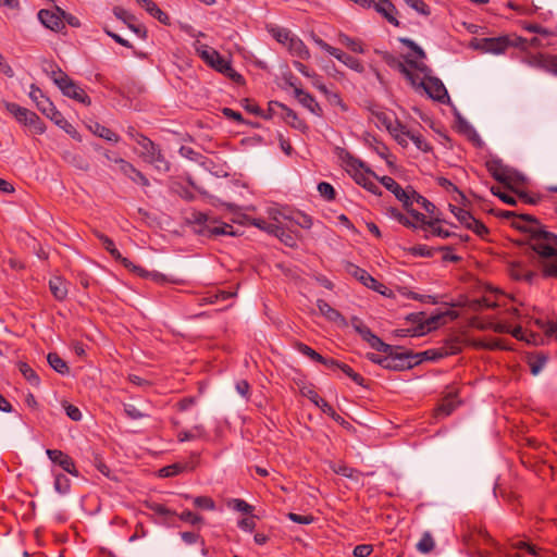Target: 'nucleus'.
<instances>
[{"mask_svg": "<svg viewBox=\"0 0 557 557\" xmlns=\"http://www.w3.org/2000/svg\"><path fill=\"white\" fill-rule=\"evenodd\" d=\"M325 51L327 53H330L331 55L335 57L337 60H339L344 65H346L348 67L354 69L355 66H357V61L355 58L344 53L343 51H341L337 48H334L329 45L327 48L325 49Z\"/></svg>", "mask_w": 557, "mask_h": 557, "instance_id": "72a5a7b5", "label": "nucleus"}, {"mask_svg": "<svg viewBox=\"0 0 557 557\" xmlns=\"http://www.w3.org/2000/svg\"><path fill=\"white\" fill-rule=\"evenodd\" d=\"M29 98L35 102L37 109L42 113H49L54 106L52 101L44 95L40 88L35 84L30 85Z\"/></svg>", "mask_w": 557, "mask_h": 557, "instance_id": "aec40b11", "label": "nucleus"}, {"mask_svg": "<svg viewBox=\"0 0 557 557\" xmlns=\"http://www.w3.org/2000/svg\"><path fill=\"white\" fill-rule=\"evenodd\" d=\"M103 247L115 261L121 262L126 269H129L132 271H138L140 275H144L145 271L139 267L134 265L128 259L124 258L121 255V252L116 249L114 242L112 239H110Z\"/></svg>", "mask_w": 557, "mask_h": 557, "instance_id": "b1692460", "label": "nucleus"}, {"mask_svg": "<svg viewBox=\"0 0 557 557\" xmlns=\"http://www.w3.org/2000/svg\"><path fill=\"white\" fill-rule=\"evenodd\" d=\"M339 41L354 52H362L361 42L358 40H355L344 34H341Z\"/></svg>", "mask_w": 557, "mask_h": 557, "instance_id": "4d7b16f0", "label": "nucleus"}, {"mask_svg": "<svg viewBox=\"0 0 557 557\" xmlns=\"http://www.w3.org/2000/svg\"><path fill=\"white\" fill-rule=\"evenodd\" d=\"M486 169L494 180L510 187V182L513 177V172L505 166L500 160L493 159L486 162Z\"/></svg>", "mask_w": 557, "mask_h": 557, "instance_id": "2eb2a0df", "label": "nucleus"}, {"mask_svg": "<svg viewBox=\"0 0 557 557\" xmlns=\"http://www.w3.org/2000/svg\"><path fill=\"white\" fill-rule=\"evenodd\" d=\"M114 162L120 165V171L128 178H131L133 182L139 183L143 186H149L148 178L140 171H138L132 163L122 158L114 159Z\"/></svg>", "mask_w": 557, "mask_h": 557, "instance_id": "6ab92c4d", "label": "nucleus"}, {"mask_svg": "<svg viewBox=\"0 0 557 557\" xmlns=\"http://www.w3.org/2000/svg\"><path fill=\"white\" fill-rule=\"evenodd\" d=\"M544 276L557 277V251L556 255L541 261Z\"/></svg>", "mask_w": 557, "mask_h": 557, "instance_id": "58836bf2", "label": "nucleus"}, {"mask_svg": "<svg viewBox=\"0 0 557 557\" xmlns=\"http://www.w3.org/2000/svg\"><path fill=\"white\" fill-rule=\"evenodd\" d=\"M178 518L182 520V521H185V522H188L193 525L195 524H198L200 522H202V517L197 515V513H194L193 511L190 510H184L180 516Z\"/></svg>", "mask_w": 557, "mask_h": 557, "instance_id": "680f3d73", "label": "nucleus"}, {"mask_svg": "<svg viewBox=\"0 0 557 557\" xmlns=\"http://www.w3.org/2000/svg\"><path fill=\"white\" fill-rule=\"evenodd\" d=\"M325 51L327 53H330L331 55L335 57L337 60H339L344 65H346L348 67L354 69L355 66H357V61L355 58L344 53L343 51H341L337 48H334L329 45L327 48L325 49Z\"/></svg>", "mask_w": 557, "mask_h": 557, "instance_id": "473e14b6", "label": "nucleus"}, {"mask_svg": "<svg viewBox=\"0 0 557 557\" xmlns=\"http://www.w3.org/2000/svg\"><path fill=\"white\" fill-rule=\"evenodd\" d=\"M331 469L336 474H339V475H343V476L349 478V479L355 478V474L357 473V470H355L354 468H350L344 463L333 465V466H331Z\"/></svg>", "mask_w": 557, "mask_h": 557, "instance_id": "864d4df0", "label": "nucleus"}, {"mask_svg": "<svg viewBox=\"0 0 557 557\" xmlns=\"http://www.w3.org/2000/svg\"><path fill=\"white\" fill-rule=\"evenodd\" d=\"M250 224L275 236L285 234V231L281 226L274 223H269L263 219H250Z\"/></svg>", "mask_w": 557, "mask_h": 557, "instance_id": "cd10ccee", "label": "nucleus"}, {"mask_svg": "<svg viewBox=\"0 0 557 557\" xmlns=\"http://www.w3.org/2000/svg\"><path fill=\"white\" fill-rule=\"evenodd\" d=\"M114 14H115V16L117 18H120L123 22L127 23L131 28H133L134 30H137L131 24L135 20V17L129 12H127L125 9H123V8H115L114 9Z\"/></svg>", "mask_w": 557, "mask_h": 557, "instance_id": "69168bd1", "label": "nucleus"}, {"mask_svg": "<svg viewBox=\"0 0 557 557\" xmlns=\"http://www.w3.org/2000/svg\"><path fill=\"white\" fill-rule=\"evenodd\" d=\"M527 40L516 35H505L499 37L473 38L471 47L486 53L499 54L509 47L524 48Z\"/></svg>", "mask_w": 557, "mask_h": 557, "instance_id": "20e7f679", "label": "nucleus"}, {"mask_svg": "<svg viewBox=\"0 0 557 557\" xmlns=\"http://www.w3.org/2000/svg\"><path fill=\"white\" fill-rule=\"evenodd\" d=\"M50 77L64 96L82 103L90 102L85 90L69 77L66 72H50Z\"/></svg>", "mask_w": 557, "mask_h": 557, "instance_id": "9d476101", "label": "nucleus"}, {"mask_svg": "<svg viewBox=\"0 0 557 557\" xmlns=\"http://www.w3.org/2000/svg\"><path fill=\"white\" fill-rule=\"evenodd\" d=\"M411 197V205L413 202L420 205L428 213H433L435 210V206L429 201L425 197L421 196L419 193H417L413 188L410 193Z\"/></svg>", "mask_w": 557, "mask_h": 557, "instance_id": "a19ab883", "label": "nucleus"}, {"mask_svg": "<svg viewBox=\"0 0 557 557\" xmlns=\"http://www.w3.org/2000/svg\"><path fill=\"white\" fill-rule=\"evenodd\" d=\"M281 119L295 129L305 132L308 128L306 122L299 119L297 113L287 106L283 108V112H281Z\"/></svg>", "mask_w": 557, "mask_h": 557, "instance_id": "a878e982", "label": "nucleus"}, {"mask_svg": "<svg viewBox=\"0 0 557 557\" xmlns=\"http://www.w3.org/2000/svg\"><path fill=\"white\" fill-rule=\"evenodd\" d=\"M376 12L382 14L391 24L398 26L399 22L396 18L397 10L389 0H379L377 3L372 4Z\"/></svg>", "mask_w": 557, "mask_h": 557, "instance_id": "412c9836", "label": "nucleus"}, {"mask_svg": "<svg viewBox=\"0 0 557 557\" xmlns=\"http://www.w3.org/2000/svg\"><path fill=\"white\" fill-rule=\"evenodd\" d=\"M539 65L543 70H554V71H557V55L542 54L540 57Z\"/></svg>", "mask_w": 557, "mask_h": 557, "instance_id": "49530a36", "label": "nucleus"}, {"mask_svg": "<svg viewBox=\"0 0 557 557\" xmlns=\"http://www.w3.org/2000/svg\"><path fill=\"white\" fill-rule=\"evenodd\" d=\"M458 406V401L456 400V397L451 394L446 396L441 405L436 409V416L437 417H447L449 416Z\"/></svg>", "mask_w": 557, "mask_h": 557, "instance_id": "c756f323", "label": "nucleus"}, {"mask_svg": "<svg viewBox=\"0 0 557 557\" xmlns=\"http://www.w3.org/2000/svg\"><path fill=\"white\" fill-rule=\"evenodd\" d=\"M194 505L201 509L213 510L215 508V504L211 497L208 496H197L194 498Z\"/></svg>", "mask_w": 557, "mask_h": 557, "instance_id": "13d9d810", "label": "nucleus"}, {"mask_svg": "<svg viewBox=\"0 0 557 557\" xmlns=\"http://www.w3.org/2000/svg\"><path fill=\"white\" fill-rule=\"evenodd\" d=\"M417 550L422 554L431 553L435 547V541L430 532H424L416 545Z\"/></svg>", "mask_w": 557, "mask_h": 557, "instance_id": "c9c22d12", "label": "nucleus"}, {"mask_svg": "<svg viewBox=\"0 0 557 557\" xmlns=\"http://www.w3.org/2000/svg\"><path fill=\"white\" fill-rule=\"evenodd\" d=\"M511 225L530 235L529 245L541 258V261L549 259L557 252V234L546 230L534 215L517 214Z\"/></svg>", "mask_w": 557, "mask_h": 557, "instance_id": "f257e3e1", "label": "nucleus"}, {"mask_svg": "<svg viewBox=\"0 0 557 557\" xmlns=\"http://www.w3.org/2000/svg\"><path fill=\"white\" fill-rule=\"evenodd\" d=\"M63 407H64V410H65V412H66V416H67L71 420H73V421H79V420L82 419V412H81V410H79L76 406H74V405L69 404V403H66V401H65V403L63 404Z\"/></svg>", "mask_w": 557, "mask_h": 557, "instance_id": "e2e57ef3", "label": "nucleus"}, {"mask_svg": "<svg viewBox=\"0 0 557 557\" xmlns=\"http://www.w3.org/2000/svg\"><path fill=\"white\" fill-rule=\"evenodd\" d=\"M318 191L324 199H326L329 201L335 199L336 193H335L334 187L330 183H326V182L319 183Z\"/></svg>", "mask_w": 557, "mask_h": 557, "instance_id": "de8ad7c7", "label": "nucleus"}, {"mask_svg": "<svg viewBox=\"0 0 557 557\" xmlns=\"http://www.w3.org/2000/svg\"><path fill=\"white\" fill-rule=\"evenodd\" d=\"M208 230H209V233L213 236H220V235L235 236L236 235L233 226L230 224H226V223H223L222 225L213 226V227L208 226Z\"/></svg>", "mask_w": 557, "mask_h": 557, "instance_id": "09e8293b", "label": "nucleus"}, {"mask_svg": "<svg viewBox=\"0 0 557 557\" xmlns=\"http://www.w3.org/2000/svg\"><path fill=\"white\" fill-rule=\"evenodd\" d=\"M301 393L305 397L310 399L315 406H318L323 400V398H321L319 394L310 387H304L301 389Z\"/></svg>", "mask_w": 557, "mask_h": 557, "instance_id": "774afa93", "label": "nucleus"}, {"mask_svg": "<svg viewBox=\"0 0 557 557\" xmlns=\"http://www.w3.org/2000/svg\"><path fill=\"white\" fill-rule=\"evenodd\" d=\"M89 129L98 137L107 140V141H111V143H117L120 137L117 134H115L113 131H111L110 128H108L107 126L98 123V122H95L92 124L89 125Z\"/></svg>", "mask_w": 557, "mask_h": 557, "instance_id": "bb28decb", "label": "nucleus"}, {"mask_svg": "<svg viewBox=\"0 0 557 557\" xmlns=\"http://www.w3.org/2000/svg\"><path fill=\"white\" fill-rule=\"evenodd\" d=\"M242 106L244 107V109L247 112H249L251 114H255L258 116H260L262 114V109L256 102L251 101L248 98H245L242 100Z\"/></svg>", "mask_w": 557, "mask_h": 557, "instance_id": "0e129e2a", "label": "nucleus"}, {"mask_svg": "<svg viewBox=\"0 0 557 557\" xmlns=\"http://www.w3.org/2000/svg\"><path fill=\"white\" fill-rule=\"evenodd\" d=\"M18 370L24 379L33 386H39L40 379L36 371L26 362L20 361L17 363Z\"/></svg>", "mask_w": 557, "mask_h": 557, "instance_id": "7c9ffc66", "label": "nucleus"}, {"mask_svg": "<svg viewBox=\"0 0 557 557\" xmlns=\"http://www.w3.org/2000/svg\"><path fill=\"white\" fill-rule=\"evenodd\" d=\"M407 137L410 138L416 147L423 152H429L432 149L431 145L420 134L409 132Z\"/></svg>", "mask_w": 557, "mask_h": 557, "instance_id": "37998d69", "label": "nucleus"}, {"mask_svg": "<svg viewBox=\"0 0 557 557\" xmlns=\"http://www.w3.org/2000/svg\"><path fill=\"white\" fill-rule=\"evenodd\" d=\"M450 208L454 215L462 225L467 228L471 227V223H474V216L469 211L455 206H450Z\"/></svg>", "mask_w": 557, "mask_h": 557, "instance_id": "4c0bfd02", "label": "nucleus"}, {"mask_svg": "<svg viewBox=\"0 0 557 557\" xmlns=\"http://www.w3.org/2000/svg\"><path fill=\"white\" fill-rule=\"evenodd\" d=\"M409 252L413 256L430 258V257H433L434 249L428 247L426 245H418V246L411 247L409 249Z\"/></svg>", "mask_w": 557, "mask_h": 557, "instance_id": "bf43d9fd", "label": "nucleus"}, {"mask_svg": "<svg viewBox=\"0 0 557 557\" xmlns=\"http://www.w3.org/2000/svg\"><path fill=\"white\" fill-rule=\"evenodd\" d=\"M53 485H54L55 492H58L59 494L64 495V494H67L70 492L71 481L63 473H57L54 475V484Z\"/></svg>", "mask_w": 557, "mask_h": 557, "instance_id": "ea45409f", "label": "nucleus"}, {"mask_svg": "<svg viewBox=\"0 0 557 557\" xmlns=\"http://www.w3.org/2000/svg\"><path fill=\"white\" fill-rule=\"evenodd\" d=\"M403 42L409 47V51L406 54V62L413 67V70H426L424 63L425 52L410 39H404Z\"/></svg>", "mask_w": 557, "mask_h": 557, "instance_id": "dca6fc26", "label": "nucleus"}, {"mask_svg": "<svg viewBox=\"0 0 557 557\" xmlns=\"http://www.w3.org/2000/svg\"><path fill=\"white\" fill-rule=\"evenodd\" d=\"M404 78L412 88L420 94H425L431 99L445 103L449 100L443 82L434 76H420L421 72H401Z\"/></svg>", "mask_w": 557, "mask_h": 557, "instance_id": "f03ea898", "label": "nucleus"}, {"mask_svg": "<svg viewBox=\"0 0 557 557\" xmlns=\"http://www.w3.org/2000/svg\"><path fill=\"white\" fill-rule=\"evenodd\" d=\"M47 361L55 372L62 375L70 372L67 363L57 352H49L47 356Z\"/></svg>", "mask_w": 557, "mask_h": 557, "instance_id": "c85d7f7f", "label": "nucleus"}, {"mask_svg": "<svg viewBox=\"0 0 557 557\" xmlns=\"http://www.w3.org/2000/svg\"><path fill=\"white\" fill-rule=\"evenodd\" d=\"M140 147V158L151 164L157 171L166 173L171 169L170 162L165 159L160 147L148 137H137Z\"/></svg>", "mask_w": 557, "mask_h": 557, "instance_id": "0eeeda50", "label": "nucleus"}, {"mask_svg": "<svg viewBox=\"0 0 557 557\" xmlns=\"http://www.w3.org/2000/svg\"><path fill=\"white\" fill-rule=\"evenodd\" d=\"M272 37L295 58L307 60L309 58V50L304 41L293 34L289 29L280 26H270L268 28Z\"/></svg>", "mask_w": 557, "mask_h": 557, "instance_id": "39448f33", "label": "nucleus"}, {"mask_svg": "<svg viewBox=\"0 0 557 557\" xmlns=\"http://www.w3.org/2000/svg\"><path fill=\"white\" fill-rule=\"evenodd\" d=\"M317 307L320 313L325 317L329 321L346 324L345 318L342 315L339 311L331 307L325 300L318 299Z\"/></svg>", "mask_w": 557, "mask_h": 557, "instance_id": "4be33fe9", "label": "nucleus"}, {"mask_svg": "<svg viewBox=\"0 0 557 557\" xmlns=\"http://www.w3.org/2000/svg\"><path fill=\"white\" fill-rule=\"evenodd\" d=\"M287 518L299 524H310L314 521V517L312 515H298L295 512H288Z\"/></svg>", "mask_w": 557, "mask_h": 557, "instance_id": "052dcab7", "label": "nucleus"}, {"mask_svg": "<svg viewBox=\"0 0 557 557\" xmlns=\"http://www.w3.org/2000/svg\"><path fill=\"white\" fill-rule=\"evenodd\" d=\"M284 107H285V104L282 102L269 101L267 112L262 111V114L260 116L265 120L272 119L274 116L281 117V112H283Z\"/></svg>", "mask_w": 557, "mask_h": 557, "instance_id": "79ce46f5", "label": "nucleus"}, {"mask_svg": "<svg viewBox=\"0 0 557 557\" xmlns=\"http://www.w3.org/2000/svg\"><path fill=\"white\" fill-rule=\"evenodd\" d=\"M46 454L53 463L59 465L65 472L72 474L74 476L79 475V473L75 467L74 460L69 455L63 453L62 450L47 449Z\"/></svg>", "mask_w": 557, "mask_h": 557, "instance_id": "a211bd4d", "label": "nucleus"}, {"mask_svg": "<svg viewBox=\"0 0 557 557\" xmlns=\"http://www.w3.org/2000/svg\"><path fill=\"white\" fill-rule=\"evenodd\" d=\"M343 162L345 165V170L347 173L354 178V181L362 186L368 191L372 193L373 195H381L382 191L380 187L374 183L370 175L379 180L380 177L370 169L366 168L364 163L352 157L350 153H346L345 157H343Z\"/></svg>", "mask_w": 557, "mask_h": 557, "instance_id": "7ed1b4c3", "label": "nucleus"}, {"mask_svg": "<svg viewBox=\"0 0 557 557\" xmlns=\"http://www.w3.org/2000/svg\"><path fill=\"white\" fill-rule=\"evenodd\" d=\"M462 349V339L458 336L446 339L441 347L413 352L417 366L423 361H437L448 356L457 355Z\"/></svg>", "mask_w": 557, "mask_h": 557, "instance_id": "423d86ee", "label": "nucleus"}, {"mask_svg": "<svg viewBox=\"0 0 557 557\" xmlns=\"http://www.w3.org/2000/svg\"><path fill=\"white\" fill-rule=\"evenodd\" d=\"M373 552L372 545L360 544L354 548L355 557H368Z\"/></svg>", "mask_w": 557, "mask_h": 557, "instance_id": "338daca9", "label": "nucleus"}, {"mask_svg": "<svg viewBox=\"0 0 557 557\" xmlns=\"http://www.w3.org/2000/svg\"><path fill=\"white\" fill-rule=\"evenodd\" d=\"M64 160L81 171L89 170V162L82 154L69 152L64 156Z\"/></svg>", "mask_w": 557, "mask_h": 557, "instance_id": "e433bc0d", "label": "nucleus"}, {"mask_svg": "<svg viewBox=\"0 0 557 557\" xmlns=\"http://www.w3.org/2000/svg\"><path fill=\"white\" fill-rule=\"evenodd\" d=\"M147 508L150 509L151 511H153L154 513L163 516V517H170V516L176 515L175 511L169 509L168 507H165L162 504L154 503V502L147 503Z\"/></svg>", "mask_w": 557, "mask_h": 557, "instance_id": "3c124183", "label": "nucleus"}, {"mask_svg": "<svg viewBox=\"0 0 557 557\" xmlns=\"http://www.w3.org/2000/svg\"><path fill=\"white\" fill-rule=\"evenodd\" d=\"M350 324L361 338L371 346V348L380 352L392 350V345L384 343L380 337L372 333V331L359 318L352 317Z\"/></svg>", "mask_w": 557, "mask_h": 557, "instance_id": "f8f14e48", "label": "nucleus"}, {"mask_svg": "<svg viewBox=\"0 0 557 557\" xmlns=\"http://www.w3.org/2000/svg\"><path fill=\"white\" fill-rule=\"evenodd\" d=\"M396 140H399V135H408L410 131L406 128L405 125H403L398 120H394L392 125H388L387 129Z\"/></svg>", "mask_w": 557, "mask_h": 557, "instance_id": "5fc2aeb1", "label": "nucleus"}, {"mask_svg": "<svg viewBox=\"0 0 557 557\" xmlns=\"http://www.w3.org/2000/svg\"><path fill=\"white\" fill-rule=\"evenodd\" d=\"M124 412L132 420H138L149 417L147 412L138 409L134 404H124Z\"/></svg>", "mask_w": 557, "mask_h": 557, "instance_id": "a18cd8bd", "label": "nucleus"}, {"mask_svg": "<svg viewBox=\"0 0 557 557\" xmlns=\"http://www.w3.org/2000/svg\"><path fill=\"white\" fill-rule=\"evenodd\" d=\"M5 108L20 123L33 127L37 134L44 133L42 123L35 112L14 102H7Z\"/></svg>", "mask_w": 557, "mask_h": 557, "instance_id": "9b49d317", "label": "nucleus"}, {"mask_svg": "<svg viewBox=\"0 0 557 557\" xmlns=\"http://www.w3.org/2000/svg\"><path fill=\"white\" fill-rule=\"evenodd\" d=\"M386 354L385 369L393 371H404L417 366L413 359V351L400 346H392V350L383 351Z\"/></svg>", "mask_w": 557, "mask_h": 557, "instance_id": "1a4fd4ad", "label": "nucleus"}, {"mask_svg": "<svg viewBox=\"0 0 557 557\" xmlns=\"http://www.w3.org/2000/svg\"><path fill=\"white\" fill-rule=\"evenodd\" d=\"M408 7L417 11L422 15H430V8L423 2V0H404Z\"/></svg>", "mask_w": 557, "mask_h": 557, "instance_id": "603ef678", "label": "nucleus"}, {"mask_svg": "<svg viewBox=\"0 0 557 557\" xmlns=\"http://www.w3.org/2000/svg\"><path fill=\"white\" fill-rule=\"evenodd\" d=\"M509 275L517 281H525L531 283L535 273L533 271L528 270L520 262H511L508 267Z\"/></svg>", "mask_w": 557, "mask_h": 557, "instance_id": "5701e85b", "label": "nucleus"}, {"mask_svg": "<svg viewBox=\"0 0 557 557\" xmlns=\"http://www.w3.org/2000/svg\"><path fill=\"white\" fill-rule=\"evenodd\" d=\"M547 362V357L544 355L536 356L535 359L530 361V369L533 375H537Z\"/></svg>", "mask_w": 557, "mask_h": 557, "instance_id": "6e6d98bb", "label": "nucleus"}, {"mask_svg": "<svg viewBox=\"0 0 557 557\" xmlns=\"http://www.w3.org/2000/svg\"><path fill=\"white\" fill-rule=\"evenodd\" d=\"M277 86L287 90L288 88H293L294 97L298 100V102L312 112L315 115H321L322 109L315 99L308 92L301 89L300 85H298L294 78V76L289 73L288 75H284L278 82Z\"/></svg>", "mask_w": 557, "mask_h": 557, "instance_id": "6e6552de", "label": "nucleus"}, {"mask_svg": "<svg viewBox=\"0 0 557 557\" xmlns=\"http://www.w3.org/2000/svg\"><path fill=\"white\" fill-rule=\"evenodd\" d=\"M199 57L206 64L214 70H231L228 64L220 57L219 52L209 46L197 49Z\"/></svg>", "mask_w": 557, "mask_h": 557, "instance_id": "f3484780", "label": "nucleus"}, {"mask_svg": "<svg viewBox=\"0 0 557 557\" xmlns=\"http://www.w3.org/2000/svg\"><path fill=\"white\" fill-rule=\"evenodd\" d=\"M186 469L185 465L182 463H173L166 467H163L159 470V475L162 478L174 476Z\"/></svg>", "mask_w": 557, "mask_h": 557, "instance_id": "c03bdc74", "label": "nucleus"}, {"mask_svg": "<svg viewBox=\"0 0 557 557\" xmlns=\"http://www.w3.org/2000/svg\"><path fill=\"white\" fill-rule=\"evenodd\" d=\"M49 288L53 297L59 301L64 300L69 293L66 281L60 276H53L50 278Z\"/></svg>", "mask_w": 557, "mask_h": 557, "instance_id": "393cba45", "label": "nucleus"}, {"mask_svg": "<svg viewBox=\"0 0 557 557\" xmlns=\"http://www.w3.org/2000/svg\"><path fill=\"white\" fill-rule=\"evenodd\" d=\"M138 4L144 7L153 17L162 23H166L168 15L161 11L152 0H136Z\"/></svg>", "mask_w": 557, "mask_h": 557, "instance_id": "2f4dec72", "label": "nucleus"}, {"mask_svg": "<svg viewBox=\"0 0 557 557\" xmlns=\"http://www.w3.org/2000/svg\"><path fill=\"white\" fill-rule=\"evenodd\" d=\"M389 214L393 219H395L397 222H399L401 225H404L406 227H412V228L417 227V225L412 221H410L405 214H403L396 208H391Z\"/></svg>", "mask_w": 557, "mask_h": 557, "instance_id": "8fccbe9b", "label": "nucleus"}, {"mask_svg": "<svg viewBox=\"0 0 557 557\" xmlns=\"http://www.w3.org/2000/svg\"><path fill=\"white\" fill-rule=\"evenodd\" d=\"M380 183L404 205L405 209L411 206V187L404 189L393 177L382 176L379 178Z\"/></svg>", "mask_w": 557, "mask_h": 557, "instance_id": "4468645a", "label": "nucleus"}, {"mask_svg": "<svg viewBox=\"0 0 557 557\" xmlns=\"http://www.w3.org/2000/svg\"><path fill=\"white\" fill-rule=\"evenodd\" d=\"M65 17V12L60 8H55L54 10H40L38 13V18L40 22L49 29L59 32L64 28L63 18Z\"/></svg>", "mask_w": 557, "mask_h": 557, "instance_id": "ddd939ff", "label": "nucleus"}, {"mask_svg": "<svg viewBox=\"0 0 557 557\" xmlns=\"http://www.w3.org/2000/svg\"><path fill=\"white\" fill-rule=\"evenodd\" d=\"M348 272L354 275L359 282H361L364 286L368 284H374V277L371 276L366 270L349 263Z\"/></svg>", "mask_w": 557, "mask_h": 557, "instance_id": "f704fd0d", "label": "nucleus"}]
</instances>
